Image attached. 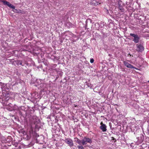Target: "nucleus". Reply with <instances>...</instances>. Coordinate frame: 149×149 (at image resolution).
<instances>
[{
    "mask_svg": "<svg viewBox=\"0 0 149 149\" xmlns=\"http://www.w3.org/2000/svg\"><path fill=\"white\" fill-rule=\"evenodd\" d=\"M74 106H75V107L76 106V105L75 106V104H74Z\"/></svg>",
    "mask_w": 149,
    "mask_h": 149,
    "instance_id": "13",
    "label": "nucleus"
},
{
    "mask_svg": "<svg viewBox=\"0 0 149 149\" xmlns=\"http://www.w3.org/2000/svg\"><path fill=\"white\" fill-rule=\"evenodd\" d=\"M3 140L2 141V143H6V139L4 137H3Z\"/></svg>",
    "mask_w": 149,
    "mask_h": 149,
    "instance_id": "11",
    "label": "nucleus"
},
{
    "mask_svg": "<svg viewBox=\"0 0 149 149\" xmlns=\"http://www.w3.org/2000/svg\"><path fill=\"white\" fill-rule=\"evenodd\" d=\"M74 106H75V107L76 106V105L75 106V104H74Z\"/></svg>",
    "mask_w": 149,
    "mask_h": 149,
    "instance_id": "15",
    "label": "nucleus"
},
{
    "mask_svg": "<svg viewBox=\"0 0 149 149\" xmlns=\"http://www.w3.org/2000/svg\"><path fill=\"white\" fill-rule=\"evenodd\" d=\"M74 106H75V107L76 106V105L75 106V104H74Z\"/></svg>",
    "mask_w": 149,
    "mask_h": 149,
    "instance_id": "14",
    "label": "nucleus"
},
{
    "mask_svg": "<svg viewBox=\"0 0 149 149\" xmlns=\"http://www.w3.org/2000/svg\"><path fill=\"white\" fill-rule=\"evenodd\" d=\"M130 35L134 37L133 41L135 43H138L139 41V38L137 35L131 33Z\"/></svg>",
    "mask_w": 149,
    "mask_h": 149,
    "instance_id": "4",
    "label": "nucleus"
},
{
    "mask_svg": "<svg viewBox=\"0 0 149 149\" xmlns=\"http://www.w3.org/2000/svg\"><path fill=\"white\" fill-rule=\"evenodd\" d=\"M136 46L137 47V51L138 52H141L143 50V47L141 45L137 44Z\"/></svg>",
    "mask_w": 149,
    "mask_h": 149,
    "instance_id": "7",
    "label": "nucleus"
},
{
    "mask_svg": "<svg viewBox=\"0 0 149 149\" xmlns=\"http://www.w3.org/2000/svg\"><path fill=\"white\" fill-rule=\"evenodd\" d=\"M17 65H22V66L23 65H22V61H17Z\"/></svg>",
    "mask_w": 149,
    "mask_h": 149,
    "instance_id": "10",
    "label": "nucleus"
},
{
    "mask_svg": "<svg viewBox=\"0 0 149 149\" xmlns=\"http://www.w3.org/2000/svg\"><path fill=\"white\" fill-rule=\"evenodd\" d=\"M64 141L70 147H72L73 146V141L70 138H65Z\"/></svg>",
    "mask_w": 149,
    "mask_h": 149,
    "instance_id": "2",
    "label": "nucleus"
},
{
    "mask_svg": "<svg viewBox=\"0 0 149 149\" xmlns=\"http://www.w3.org/2000/svg\"><path fill=\"white\" fill-rule=\"evenodd\" d=\"M77 140L76 141V142L78 143L79 144H82V140H80L79 139L77 138Z\"/></svg>",
    "mask_w": 149,
    "mask_h": 149,
    "instance_id": "9",
    "label": "nucleus"
},
{
    "mask_svg": "<svg viewBox=\"0 0 149 149\" xmlns=\"http://www.w3.org/2000/svg\"><path fill=\"white\" fill-rule=\"evenodd\" d=\"M124 64L125 66L128 68H134L135 69H137L136 67L133 66L132 65L128 63L126 61H125L124 62Z\"/></svg>",
    "mask_w": 149,
    "mask_h": 149,
    "instance_id": "6",
    "label": "nucleus"
},
{
    "mask_svg": "<svg viewBox=\"0 0 149 149\" xmlns=\"http://www.w3.org/2000/svg\"><path fill=\"white\" fill-rule=\"evenodd\" d=\"M100 124L101 126L100 128L103 132H106L107 130V126L104 124L102 122H101Z\"/></svg>",
    "mask_w": 149,
    "mask_h": 149,
    "instance_id": "5",
    "label": "nucleus"
},
{
    "mask_svg": "<svg viewBox=\"0 0 149 149\" xmlns=\"http://www.w3.org/2000/svg\"><path fill=\"white\" fill-rule=\"evenodd\" d=\"M94 60L93 59H90V62L91 63H93L94 62Z\"/></svg>",
    "mask_w": 149,
    "mask_h": 149,
    "instance_id": "12",
    "label": "nucleus"
},
{
    "mask_svg": "<svg viewBox=\"0 0 149 149\" xmlns=\"http://www.w3.org/2000/svg\"><path fill=\"white\" fill-rule=\"evenodd\" d=\"M1 1L3 2L4 5H7L10 8L12 9H15V7L12 4H10L9 2L4 0H2Z\"/></svg>",
    "mask_w": 149,
    "mask_h": 149,
    "instance_id": "3",
    "label": "nucleus"
},
{
    "mask_svg": "<svg viewBox=\"0 0 149 149\" xmlns=\"http://www.w3.org/2000/svg\"><path fill=\"white\" fill-rule=\"evenodd\" d=\"M118 8L122 12H123L124 11V9L123 7L122 6L121 4L120 3V2H118Z\"/></svg>",
    "mask_w": 149,
    "mask_h": 149,
    "instance_id": "8",
    "label": "nucleus"
},
{
    "mask_svg": "<svg viewBox=\"0 0 149 149\" xmlns=\"http://www.w3.org/2000/svg\"><path fill=\"white\" fill-rule=\"evenodd\" d=\"M148 82H149V81H148Z\"/></svg>",
    "mask_w": 149,
    "mask_h": 149,
    "instance_id": "16",
    "label": "nucleus"
},
{
    "mask_svg": "<svg viewBox=\"0 0 149 149\" xmlns=\"http://www.w3.org/2000/svg\"><path fill=\"white\" fill-rule=\"evenodd\" d=\"M91 140L89 138L84 137L82 140V144L83 145H86L87 143H91Z\"/></svg>",
    "mask_w": 149,
    "mask_h": 149,
    "instance_id": "1",
    "label": "nucleus"
}]
</instances>
